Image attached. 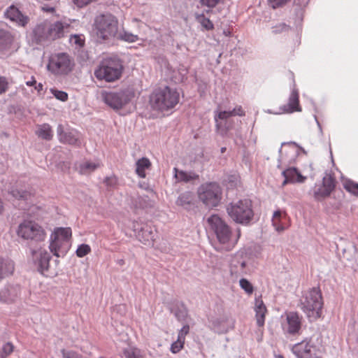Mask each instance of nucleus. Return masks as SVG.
I'll return each mask as SVG.
<instances>
[{"label":"nucleus","mask_w":358,"mask_h":358,"mask_svg":"<svg viewBox=\"0 0 358 358\" xmlns=\"http://www.w3.org/2000/svg\"><path fill=\"white\" fill-rule=\"evenodd\" d=\"M100 166L99 162H84L79 165V172L81 174H89Z\"/></svg>","instance_id":"34"},{"label":"nucleus","mask_w":358,"mask_h":358,"mask_svg":"<svg viewBox=\"0 0 358 358\" xmlns=\"http://www.w3.org/2000/svg\"><path fill=\"white\" fill-rule=\"evenodd\" d=\"M303 317L296 312L285 313V320L282 322V329L285 335H299L302 326Z\"/></svg>","instance_id":"12"},{"label":"nucleus","mask_w":358,"mask_h":358,"mask_svg":"<svg viewBox=\"0 0 358 358\" xmlns=\"http://www.w3.org/2000/svg\"><path fill=\"white\" fill-rule=\"evenodd\" d=\"M36 84V80L34 76H31L30 80L26 82L27 86H34Z\"/></svg>","instance_id":"57"},{"label":"nucleus","mask_w":358,"mask_h":358,"mask_svg":"<svg viewBox=\"0 0 358 358\" xmlns=\"http://www.w3.org/2000/svg\"><path fill=\"white\" fill-rule=\"evenodd\" d=\"M59 141L62 143L78 145L80 144L79 134L76 131H64L63 126L59 124L57 128Z\"/></svg>","instance_id":"19"},{"label":"nucleus","mask_w":358,"mask_h":358,"mask_svg":"<svg viewBox=\"0 0 358 358\" xmlns=\"http://www.w3.org/2000/svg\"><path fill=\"white\" fill-rule=\"evenodd\" d=\"M48 27L50 41L64 37L70 28L69 24L62 21H57L53 23L48 21Z\"/></svg>","instance_id":"16"},{"label":"nucleus","mask_w":358,"mask_h":358,"mask_svg":"<svg viewBox=\"0 0 358 358\" xmlns=\"http://www.w3.org/2000/svg\"><path fill=\"white\" fill-rule=\"evenodd\" d=\"M6 18L20 27H25L29 22L28 16L23 15L20 10L13 5L9 6L4 13Z\"/></svg>","instance_id":"18"},{"label":"nucleus","mask_w":358,"mask_h":358,"mask_svg":"<svg viewBox=\"0 0 358 358\" xmlns=\"http://www.w3.org/2000/svg\"><path fill=\"white\" fill-rule=\"evenodd\" d=\"M50 92L53 94V96L58 100L61 101H66L68 100L69 96L68 94L64 91H61L55 88L50 89Z\"/></svg>","instance_id":"43"},{"label":"nucleus","mask_w":358,"mask_h":358,"mask_svg":"<svg viewBox=\"0 0 358 358\" xmlns=\"http://www.w3.org/2000/svg\"><path fill=\"white\" fill-rule=\"evenodd\" d=\"M101 96L108 106L113 109H120L131 100L134 93L129 90H122L119 92H103Z\"/></svg>","instance_id":"11"},{"label":"nucleus","mask_w":358,"mask_h":358,"mask_svg":"<svg viewBox=\"0 0 358 358\" xmlns=\"http://www.w3.org/2000/svg\"><path fill=\"white\" fill-rule=\"evenodd\" d=\"M335 187V180L334 178L327 174L322 179V182L320 185H315L313 196L315 200L322 201L328 197Z\"/></svg>","instance_id":"14"},{"label":"nucleus","mask_w":358,"mask_h":358,"mask_svg":"<svg viewBox=\"0 0 358 358\" xmlns=\"http://www.w3.org/2000/svg\"><path fill=\"white\" fill-rule=\"evenodd\" d=\"M14 350L13 345L8 342L5 345H3L1 349V358L6 357L8 356Z\"/></svg>","instance_id":"46"},{"label":"nucleus","mask_w":358,"mask_h":358,"mask_svg":"<svg viewBox=\"0 0 358 358\" xmlns=\"http://www.w3.org/2000/svg\"><path fill=\"white\" fill-rule=\"evenodd\" d=\"M62 358H84L82 355L73 350H61Z\"/></svg>","instance_id":"45"},{"label":"nucleus","mask_w":358,"mask_h":358,"mask_svg":"<svg viewBox=\"0 0 358 358\" xmlns=\"http://www.w3.org/2000/svg\"><path fill=\"white\" fill-rule=\"evenodd\" d=\"M15 270L14 262L10 259L1 261V278L12 275Z\"/></svg>","instance_id":"33"},{"label":"nucleus","mask_w":358,"mask_h":358,"mask_svg":"<svg viewBox=\"0 0 358 358\" xmlns=\"http://www.w3.org/2000/svg\"><path fill=\"white\" fill-rule=\"evenodd\" d=\"M226 210L229 217L238 224L248 225L254 218L252 203L250 199L232 201L227 206Z\"/></svg>","instance_id":"5"},{"label":"nucleus","mask_w":358,"mask_h":358,"mask_svg":"<svg viewBox=\"0 0 358 358\" xmlns=\"http://www.w3.org/2000/svg\"><path fill=\"white\" fill-rule=\"evenodd\" d=\"M17 234L24 240L35 243H41L46 239V232L43 227L38 223L31 220H24L20 224Z\"/></svg>","instance_id":"10"},{"label":"nucleus","mask_w":358,"mask_h":358,"mask_svg":"<svg viewBox=\"0 0 358 358\" xmlns=\"http://www.w3.org/2000/svg\"><path fill=\"white\" fill-rule=\"evenodd\" d=\"M189 331V326L188 324L184 325L178 332V338L185 342V336L188 334Z\"/></svg>","instance_id":"51"},{"label":"nucleus","mask_w":358,"mask_h":358,"mask_svg":"<svg viewBox=\"0 0 358 358\" xmlns=\"http://www.w3.org/2000/svg\"><path fill=\"white\" fill-rule=\"evenodd\" d=\"M123 354L125 358H142L141 351L134 347H129L124 350Z\"/></svg>","instance_id":"39"},{"label":"nucleus","mask_w":358,"mask_h":358,"mask_svg":"<svg viewBox=\"0 0 358 358\" xmlns=\"http://www.w3.org/2000/svg\"><path fill=\"white\" fill-rule=\"evenodd\" d=\"M310 338H305L302 341L297 343L292 346L291 350L296 358H313Z\"/></svg>","instance_id":"17"},{"label":"nucleus","mask_w":358,"mask_h":358,"mask_svg":"<svg viewBox=\"0 0 358 358\" xmlns=\"http://www.w3.org/2000/svg\"><path fill=\"white\" fill-rule=\"evenodd\" d=\"M73 59L69 54L58 52L50 56L47 69L55 76H62L69 74L73 70Z\"/></svg>","instance_id":"8"},{"label":"nucleus","mask_w":358,"mask_h":358,"mask_svg":"<svg viewBox=\"0 0 358 358\" xmlns=\"http://www.w3.org/2000/svg\"><path fill=\"white\" fill-rule=\"evenodd\" d=\"M93 31L100 43L115 38L118 31L117 17L108 12L96 15L94 20Z\"/></svg>","instance_id":"3"},{"label":"nucleus","mask_w":358,"mask_h":358,"mask_svg":"<svg viewBox=\"0 0 358 358\" xmlns=\"http://www.w3.org/2000/svg\"><path fill=\"white\" fill-rule=\"evenodd\" d=\"M308 1L309 0H299V4L301 6H305L308 3Z\"/></svg>","instance_id":"60"},{"label":"nucleus","mask_w":358,"mask_h":358,"mask_svg":"<svg viewBox=\"0 0 358 358\" xmlns=\"http://www.w3.org/2000/svg\"><path fill=\"white\" fill-rule=\"evenodd\" d=\"M71 41L75 44L78 45L79 46H82L83 44V41L80 38V36L77 35L73 36L71 38Z\"/></svg>","instance_id":"55"},{"label":"nucleus","mask_w":358,"mask_h":358,"mask_svg":"<svg viewBox=\"0 0 358 358\" xmlns=\"http://www.w3.org/2000/svg\"><path fill=\"white\" fill-rule=\"evenodd\" d=\"M172 312L179 321H185L187 317V310L182 304H180L176 310H172Z\"/></svg>","instance_id":"41"},{"label":"nucleus","mask_w":358,"mask_h":358,"mask_svg":"<svg viewBox=\"0 0 358 358\" xmlns=\"http://www.w3.org/2000/svg\"><path fill=\"white\" fill-rule=\"evenodd\" d=\"M118 263H119V264L122 265L124 262V260L121 259L119 261Z\"/></svg>","instance_id":"62"},{"label":"nucleus","mask_w":358,"mask_h":358,"mask_svg":"<svg viewBox=\"0 0 358 358\" xmlns=\"http://www.w3.org/2000/svg\"><path fill=\"white\" fill-rule=\"evenodd\" d=\"M345 188L349 192L354 195L358 196V184L354 182H348L345 185Z\"/></svg>","instance_id":"50"},{"label":"nucleus","mask_w":358,"mask_h":358,"mask_svg":"<svg viewBox=\"0 0 358 358\" xmlns=\"http://www.w3.org/2000/svg\"><path fill=\"white\" fill-rule=\"evenodd\" d=\"M185 342L180 339H177L176 341L173 342L171 346V351L173 353H177L183 348Z\"/></svg>","instance_id":"48"},{"label":"nucleus","mask_w":358,"mask_h":358,"mask_svg":"<svg viewBox=\"0 0 358 358\" xmlns=\"http://www.w3.org/2000/svg\"><path fill=\"white\" fill-rule=\"evenodd\" d=\"M20 292V288L17 286H10L5 288L3 291V298L6 301H12L17 296Z\"/></svg>","instance_id":"35"},{"label":"nucleus","mask_w":358,"mask_h":358,"mask_svg":"<svg viewBox=\"0 0 358 358\" xmlns=\"http://www.w3.org/2000/svg\"><path fill=\"white\" fill-rule=\"evenodd\" d=\"M118 182L117 178L115 176L106 177L104 180V183L108 187L115 188Z\"/></svg>","instance_id":"47"},{"label":"nucleus","mask_w":358,"mask_h":358,"mask_svg":"<svg viewBox=\"0 0 358 358\" xmlns=\"http://www.w3.org/2000/svg\"><path fill=\"white\" fill-rule=\"evenodd\" d=\"M91 252V248L89 245L87 244H81L78 246L76 250V255L78 257H83L88 255Z\"/></svg>","instance_id":"44"},{"label":"nucleus","mask_w":358,"mask_h":358,"mask_svg":"<svg viewBox=\"0 0 358 358\" xmlns=\"http://www.w3.org/2000/svg\"><path fill=\"white\" fill-rule=\"evenodd\" d=\"M148 200V197L147 196H138L136 198V200L135 201L136 203L134 205H135L136 208H143L147 206Z\"/></svg>","instance_id":"49"},{"label":"nucleus","mask_w":358,"mask_h":358,"mask_svg":"<svg viewBox=\"0 0 358 358\" xmlns=\"http://www.w3.org/2000/svg\"><path fill=\"white\" fill-rule=\"evenodd\" d=\"M36 134L38 138L46 141H50L53 137V131L52 130V127L49 124L47 123L37 125Z\"/></svg>","instance_id":"31"},{"label":"nucleus","mask_w":358,"mask_h":358,"mask_svg":"<svg viewBox=\"0 0 358 358\" xmlns=\"http://www.w3.org/2000/svg\"><path fill=\"white\" fill-rule=\"evenodd\" d=\"M31 38L36 43L50 41L48 34V21L38 24L32 31Z\"/></svg>","instance_id":"22"},{"label":"nucleus","mask_w":358,"mask_h":358,"mask_svg":"<svg viewBox=\"0 0 358 358\" xmlns=\"http://www.w3.org/2000/svg\"><path fill=\"white\" fill-rule=\"evenodd\" d=\"M12 195L17 199H27L28 193L25 191H21L19 189H13L11 192Z\"/></svg>","instance_id":"52"},{"label":"nucleus","mask_w":358,"mask_h":358,"mask_svg":"<svg viewBox=\"0 0 358 358\" xmlns=\"http://www.w3.org/2000/svg\"><path fill=\"white\" fill-rule=\"evenodd\" d=\"M287 147L284 150H280L281 163H288L289 164L294 163L298 155V151L296 149V143H289L286 144Z\"/></svg>","instance_id":"23"},{"label":"nucleus","mask_w":358,"mask_h":358,"mask_svg":"<svg viewBox=\"0 0 358 358\" xmlns=\"http://www.w3.org/2000/svg\"><path fill=\"white\" fill-rule=\"evenodd\" d=\"M255 311L257 325L259 327H263L267 309L262 300L255 299Z\"/></svg>","instance_id":"28"},{"label":"nucleus","mask_w":358,"mask_h":358,"mask_svg":"<svg viewBox=\"0 0 358 358\" xmlns=\"http://www.w3.org/2000/svg\"><path fill=\"white\" fill-rule=\"evenodd\" d=\"M31 258L38 270L42 274H45L49 269L51 256L42 248L31 250Z\"/></svg>","instance_id":"13"},{"label":"nucleus","mask_w":358,"mask_h":358,"mask_svg":"<svg viewBox=\"0 0 358 358\" xmlns=\"http://www.w3.org/2000/svg\"><path fill=\"white\" fill-rule=\"evenodd\" d=\"M247 262L243 253L236 254L230 263V274L231 277L237 279L238 277L247 273Z\"/></svg>","instance_id":"15"},{"label":"nucleus","mask_w":358,"mask_h":358,"mask_svg":"<svg viewBox=\"0 0 358 358\" xmlns=\"http://www.w3.org/2000/svg\"><path fill=\"white\" fill-rule=\"evenodd\" d=\"M225 151H226V148H221L222 153H224Z\"/></svg>","instance_id":"61"},{"label":"nucleus","mask_w":358,"mask_h":358,"mask_svg":"<svg viewBox=\"0 0 358 358\" xmlns=\"http://www.w3.org/2000/svg\"><path fill=\"white\" fill-rule=\"evenodd\" d=\"M136 173L141 178L146 176L145 171L151 167V162L149 159L142 157L136 162Z\"/></svg>","instance_id":"32"},{"label":"nucleus","mask_w":358,"mask_h":358,"mask_svg":"<svg viewBox=\"0 0 358 358\" xmlns=\"http://www.w3.org/2000/svg\"><path fill=\"white\" fill-rule=\"evenodd\" d=\"M115 38L128 43H134L138 40V35L134 34L125 30H122L120 32L117 31V35Z\"/></svg>","instance_id":"36"},{"label":"nucleus","mask_w":358,"mask_h":358,"mask_svg":"<svg viewBox=\"0 0 358 358\" xmlns=\"http://www.w3.org/2000/svg\"><path fill=\"white\" fill-rule=\"evenodd\" d=\"M272 225L278 232H282L289 226V220L287 213L285 210H275L272 217Z\"/></svg>","instance_id":"20"},{"label":"nucleus","mask_w":358,"mask_h":358,"mask_svg":"<svg viewBox=\"0 0 358 358\" xmlns=\"http://www.w3.org/2000/svg\"><path fill=\"white\" fill-rule=\"evenodd\" d=\"M289 0H268L272 8H275L285 4Z\"/></svg>","instance_id":"53"},{"label":"nucleus","mask_w":358,"mask_h":358,"mask_svg":"<svg viewBox=\"0 0 358 358\" xmlns=\"http://www.w3.org/2000/svg\"><path fill=\"white\" fill-rule=\"evenodd\" d=\"M71 236L70 227L55 228L50 236L49 248L51 252L57 257H64L70 248Z\"/></svg>","instance_id":"7"},{"label":"nucleus","mask_w":358,"mask_h":358,"mask_svg":"<svg viewBox=\"0 0 358 358\" xmlns=\"http://www.w3.org/2000/svg\"><path fill=\"white\" fill-rule=\"evenodd\" d=\"M220 110H216L215 112V128L217 132L222 136H227L228 131L233 127V121L231 120V117H227L224 119L219 117V112Z\"/></svg>","instance_id":"21"},{"label":"nucleus","mask_w":358,"mask_h":358,"mask_svg":"<svg viewBox=\"0 0 358 358\" xmlns=\"http://www.w3.org/2000/svg\"><path fill=\"white\" fill-rule=\"evenodd\" d=\"M234 115H245V112L241 106L235 107L232 110H222L219 112V117H222V119Z\"/></svg>","instance_id":"37"},{"label":"nucleus","mask_w":358,"mask_h":358,"mask_svg":"<svg viewBox=\"0 0 358 358\" xmlns=\"http://www.w3.org/2000/svg\"><path fill=\"white\" fill-rule=\"evenodd\" d=\"M282 113H291L294 111H301V108L299 106V92L297 90L294 88L292 90L289 97L288 103L284 105L282 108Z\"/></svg>","instance_id":"25"},{"label":"nucleus","mask_w":358,"mask_h":358,"mask_svg":"<svg viewBox=\"0 0 358 358\" xmlns=\"http://www.w3.org/2000/svg\"><path fill=\"white\" fill-rule=\"evenodd\" d=\"M231 328L226 318H216L211 321V329L217 334H224Z\"/></svg>","instance_id":"30"},{"label":"nucleus","mask_w":358,"mask_h":358,"mask_svg":"<svg viewBox=\"0 0 358 358\" xmlns=\"http://www.w3.org/2000/svg\"><path fill=\"white\" fill-rule=\"evenodd\" d=\"M239 285L246 294L250 295L254 292V287L252 283L245 278H241L239 281Z\"/></svg>","instance_id":"42"},{"label":"nucleus","mask_w":358,"mask_h":358,"mask_svg":"<svg viewBox=\"0 0 358 358\" xmlns=\"http://www.w3.org/2000/svg\"><path fill=\"white\" fill-rule=\"evenodd\" d=\"M138 240L145 245H150L153 244L155 240V234L151 227L145 226L141 227L138 233Z\"/></svg>","instance_id":"26"},{"label":"nucleus","mask_w":358,"mask_h":358,"mask_svg":"<svg viewBox=\"0 0 358 358\" xmlns=\"http://www.w3.org/2000/svg\"><path fill=\"white\" fill-rule=\"evenodd\" d=\"M174 176L178 182H189L199 179V175L194 171H186L173 169Z\"/></svg>","instance_id":"27"},{"label":"nucleus","mask_w":358,"mask_h":358,"mask_svg":"<svg viewBox=\"0 0 358 358\" xmlns=\"http://www.w3.org/2000/svg\"><path fill=\"white\" fill-rule=\"evenodd\" d=\"M194 195L192 192H185L180 194L177 200L176 204L185 209H189L194 206Z\"/></svg>","instance_id":"29"},{"label":"nucleus","mask_w":358,"mask_h":358,"mask_svg":"<svg viewBox=\"0 0 358 358\" xmlns=\"http://www.w3.org/2000/svg\"><path fill=\"white\" fill-rule=\"evenodd\" d=\"M123 71V65L120 59L116 57L104 59L94 71L95 77L99 80L110 83L120 78Z\"/></svg>","instance_id":"6"},{"label":"nucleus","mask_w":358,"mask_h":358,"mask_svg":"<svg viewBox=\"0 0 358 358\" xmlns=\"http://www.w3.org/2000/svg\"><path fill=\"white\" fill-rule=\"evenodd\" d=\"M202 5L209 8L215 7L219 2V0H200Z\"/></svg>","instance_id":"54"},{"label":"nucleus","mask_w":358,"mask_h":358,"mask_svg":"<svg viewBox=\"0 0 358 358\" xmlns=\"http://www.w3.org/2000/svg\"><path fill=\"white\" fill-rule=\"evenodd\" d=\"M43 10L48 13H52L55 8L53 7H43Z\"/></svg>","instance_id":"59"},{"label":"nucleus","mask_w":358,"mask_h":358,"mask_svg":"<svg viewBox=\"0 0 358 358\" xmlns=\"http://www.w3.org/2000/svg\"><path fill=\"white\" fill-rule=\"evenodd\" d=\"M196 20L205 30L210 31L214 29L213 23L204 14L196 15Z\"/></svg>","instance_id":"38"},{"label":"nucleus","mask_w":358,"mask_h":358,"mask_svg":"<svg viewBox=\"0 0 358 358\" xmlns=\"http://www.w3.org/2000/svg\"><path fill=\"white\" fill-rule=\"evenodd\" d=\"M199 199L208 208L217 207L221 200L222 191L217 182L202 184L197 189Z\"/></svg>","instance_id":"9"},{"label":"nucleus","mask_w":358,"mask_h":358,"mask_svg":"<svg viewBox=\"0 0 358 358\" xmlns=\"http://www.w3.org/2000/svg\"><path fill=\"white\" fill-rule=\"evenodd\" d=\"M282 176L285 178L284 181L282 182V186H285L289 182L292 183H303L306 179V177L303 176L299 171L294 167L288 168L285 170H284L282 173Z\"/></svg>","instance_id":"24"},{"label":"nucleus","mask_w":358,"mask_h":358,"mask_svg":"<svg viewBox=\"0 0 358 358\" xmlns=\"http://www.w3.org/2000/svg\"><path fill=\"white\" fill-rule=\"evenodd\" d=\"M15 36L10 32L1 30V47L8 48L13 42Z\"/></svg>","instance_id":"40"},{"label":"nucleus","mask_w":358,"mask_h":358,"mask_svg":"<svg viewBox=\"0 0 358 358\" xmlns=\"http://www.w3.org/2000/svg\"><path fill=\"white\" fill-rule=\"evenodd\" d=\"M207 222L216 236L217 243L215 249L218 251L231 250L238 241L241 230L238 229L236 234H234L231 228L217 215L209 217Z\"/></svg>","instance_id":"1"},{"label":"nucleus","mask_w":358,"mask_h":358,"mask_svg":"<svg viewBox=\"0 0 358 358\" xmlns=\"http://www.w3.org/2000/svg\"><path fill=\"white\" fill-rule=\"evenodd\" d=\"M43 85L42 83H37L34 85V88L36 90H37L38 92H40L43 90Z\"/></svg>","instance_id":"58"},{"label":"nucleus","mask_w":358,"mask_h":358,"mask_svg":"<svg viewBox=\"0 0 358 358\" xmlns=\"http://www.w3.org/2000/svg\"><path fill=\"white\" fill-rule=\"evenodd\" d=\"M278 358H283V357H282V356H281V355H279V356L278 357Z\"/></svg>","instance_id":"64"},{"label":"nucleus","mask_w":358,"mask_h":358,"mask_svg":"<svg viewBox=\"0 0 358 358\" xmlns=\"http://www.w3.org/2000/svg\"><path fill=\"white\" fill-rule=\"evenodd\" d=\"M301 309L310 320L320 317L323 307V299L319 287H313L303 294L300 300Z\"/></svg>","instance_id":"4"},{"label":"nucleus","mask_w":358,"mask_h":358,"mask_svg":"<svg viewBox=\"0 0 358 358\" xmlns=\"http://www.w3.org/2000/svg\"><path fill=\"white\" fill-rule=\"evenodd\" d=\"M180 93L168 86L155 88L150 95L149 104L153 110L166 112L173 109L179 102Z\"/></svg>","instance_id":"2"},{"label":"nucleus","mask_w":358,"mask_h":358,"mask_svg":"<svg viewBox=\"0 0 358 358\" xmlns=\"http://www.w3.org/2000/svg\"><path fill=\"white\" fill-rule=\"evenodd\" d=\"M7 85L8 83L6 81V78L1 77V93L7 90Z\"/></svg>","instance_id":"56"},{"label":"nucleus","mask_w":358,"mask_h":358,"mask_svg":"<svg viewBox=\"0 0 358 358\" xmlns=\"http://www.w3.org/2000/svg\"><path fill=\"white\" fill-rule=\"evenodd\" d=\"M134 21H135V22H138V19H136V18H134Z\"/></svg>","instance_id":"63"}]
</instances>
